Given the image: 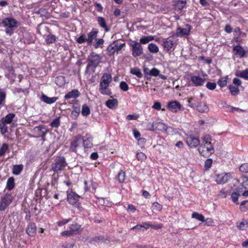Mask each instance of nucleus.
I'll return each instance as SVG.
<instances>
[{"label":"nucleus","mask_w":248,"mask_h":248,"mask_svg":"<svg viewBox=\"0 0 248 248\" xmlns=\"http://www.w3.org/2000/svg\"><path fill=\"white\" fill-rule=\"evenodd\" d=\"M18 21L13 17L5 18L0 23L1 26L5 27V33L9 36L13 34L15 29L18 26Z\"/></svg>","instance_id":"f257e3e1"},{"label":"nucleus","mask_w":248,"mask_h":248,"mask_svg":"<svg viewBox=\"0 0 248 248\" xmlns=\"http://www.w3.org/2000/svg\"><path fill=\"white\" fill-rule=\"evenodd\" d=\"M112 80L111 76L108 73H105L101 78L100 83V92L103 94L110 95L111 94L110 89H108V87L109 84Z\"/></svg>","instance_id":"f03ea898"},{"label":"nucleus","mask_w":248,"mask_h":248,"mask_svg":"<svg viewBox=\"0 0 248 248\" xmlns=\"http://www.w3.org/2000/svg\"><path fill=\"white\" fill-rule=\"evenodd\" d=\"M67 165L65 159L63 156H58L51 165V169L56 173L61 172Z\"/></svg>","instance_id":"7ed1b4c3"},{"label":"nucleus","mask_w":248,"mask_h":248,"mask_svg":"<svg viewBox=\"0 0 248 248\" xmlns=\"http://www.w3.org/2000/svg\"><path fill=\"white\" fill-rule=\"evenodd\" d=\"M13 199L14 196L11 193H6L1 197L0 201V211H5L11 203Z\"/></svg>","instance_id":"20e7f679"},{"label":"nucleus","mask_w":248,"mask_h":248,"mask_svg":"<svg viewBox=\"0 0 248 248\" xmlns=\"http://www.w3.org/2000/svg\"><path fill=\"white\" fill-rule=\"evenodd\" d=\"M129 45L131 47L132 54L133 57L140 56L142 54L143 48L140 43L136 41H131Z\"/></svg>","instance_id":"39448f33"},{"label":"nucleus","mask_w":248,"mask_h":248,"mask_svg":"<svg viewBox=\"0 0 248 248\" xmlns=\"http://www.w3.org/2000/svg\"><path fill=\"white\" fill-rule=\"evenodd\" d=\"M125 45V43L119 45L117 41H115L113 44H110L108 46L107 51L110 56L112 55L115 51L118 52L120 51Z\"/></svg>","instance_id":"423d86ee"},{"label":"nucleus","mask_w":248,"mask_h":248,"mask_svg":"<svg viewBox=\"0 0 248 248\" xmlns=\"http://www.w3.org/2000/svg\"><path fill=\"white\" fill-rule=\"evenodd\" d=\"M83 143V139L80 137H75L71 142L70 150L76 152L77 148L81 146Z\"/></svg>","instance_id":"0eeeda50"},{"label":"nucleus","mask_w":248,"mask_h":248,"mask_svg":"<svg viewBox=\"0 0 248 248\" xmlns=\"http://www.w3.org/2000/svg\"><path fill=\"white\" fill-rule=\"evenodd\" d=\"M186 141L191 148L196 147L200 144L199 139L191 135L186 138Z\"/></svg>","instance_id":"6e6552de"},{"label":"nucleus","mask_w":248,"mask_h":248,"mask_svg":"<svg viewBox=\"0 0 248 248\" xmlns=\"http://www.w3.org/2000/svg\"><path fill=\"white\" fill-rule=\"evenodd\" d=\"M168 108L172 112H177L182 108V105L177 101L169 102L167 105Z\"/></svg>","instance_id":"1a4fd4ad"},{"label":"nucleus","mask_w":248,"mask_h":248,"mask_svg":"<svg viewBox=\"0 0 248 248\" xmlns=\"http://www.w3.org/2000/svg\"><path fill=\"white\" fill-rule=\"evenodd\" d=\"M231 178V174L230 173H222L217 176L216 181L218 184H224Z\"/></svg>","instance_id":"9d476101"},{"label":"nucleus","mask_w":248,"mask_h":248,"mask_svg":"<svg viewBox=\"0 0 248 248\" xmlns=\"http://www.w3.org/2000/svg\"><path fill=\"white\" fill-rule=\"evenodd\" d=\"M195 108L200 113H207L209 110L208 106L201 101H197Z\"/></svg>","instance_id":"9b49d317"},{"label":"nucleus","mask_w":248,"mask_h":248,"mask_svg":"<svg viewBox=\"0 0 248 248\" xmlns=\"http://www.w3.org/2000/svg\"><path fill=\"white\" fill-rule=\"evenodd\" d=\"M79 196L75 192L72 191H67V201L70 204H74L77 202Z\"/></svg>","instance_id":"f8f14e48"},{"label":"nucleus","mask_w":248,"mask_h":248,"mask_svg":"<svg viewBox=\"0 0 248 248\" xmlns=\"http://www.w3.org/2000/svg\"><path fill=\"white\" fill-rule=\"evenodd\" d=\"M191 29V26L188 24L186 25L185 28L178 27L176 32L177 36H183L189 35Z\"/></svg>","instance_id":"ddd939ff"},{"label":"nucleus","mask_w":248,"mask_h":248,"mask_svg":"<svg viewBox=\"0 0 248 248\" xmlns=\"http://www.w3.org/2000/svg\"><path fill=\"white\" fill-rule=\"evenodd\" d=\"M233 52H234V54L239 57L240 58H243L246 54V51L240 45H237L233 47Z\"/></svg>","instance_id":"4468645a"},{"label":"nucleus","mask_w":248,"mask_h":248,"mask_svg":"<svg viewBox=\"0 0 248 248\" xmlns=\"http://www.w3.org/2000/svg\"><path fill=\"white\" fill-rule=\"evenodd\" d=\"M191 80L196 86H200L204 84L205 78H202L197 76H193L191 77Z\"/></svg>","instance_id":"2eb2a0df"},{"label":"nucleus","mask_w":248,"mask_h":248,"mask_svg":"<svg viewBox=\"0 0 248 248\" xmlns=\"http://www.w3.org/2000/svg\"><path fill=\"white\" fill-rule=\"evenodd\" d=\"M26 232L31 236H34L36 233V227L34 223H30L27 227Z\"/></svg>","instance_id":"dca6fc26"},{"label":"nucleus","mask_w":248,"mask_h":248,"mask_svg":"<svg viewBox=\"0 0 248 248\" xmlns=\"http://www.w3.org/2000/svg\"><path fill=\"white\" fill-rule=\"evenodd\" d=\"M93 139L92 138H87L85 139H83V143L85 151H88L90 149H91L93 147Z\"/></svg>","instance_id":"f3484780"},{"label":"nucleus","mask_w":248,"mask_h":248,"mask_svg":"<svg viewBox=\"0 0 248 248\" xmlns=\"http://www.w3.org/2000/svg\"><path fill=\"white\" fill-rule=\"evenodd\" d=\"M239 170L241 172L245 173L243 175V178L246 179L245 181H248V163L242 164L239 167Z\"/></svg>","instance_id":"a211bd4d"},{"label":"nucleus","mask_w":248,"mask_h":248,"mask_svg":"<svg viewBox=\"0 0 248 248\" xmlns=\"http://www.w3.org/2000/svg\"><path fill=\"white\" fill-rule=\"evenodd\" d=\"M80 95V93L78 90H73L71 92L67 93L65 96L64 98L66 99H68L70 98H76L78 97Z\"/></svg>","instance_id":"6ab92c4d"},{"label":"nucleus","mask_w":248,"mask_h":248,"mask_svg":"<svg viewBox=\"0 0 248 248\" xmlns=\"http://www.w3.org/2000/svg\"><path fill=\"white\" fill-rule=\"evenodd\" d=\"M41 99L42 101H43V102H45L46 104H51L55 102L57 100L58 97H49L46 95V94H43L41 97Z\"/></svg>","instance_id":"aec40b11"},{"label":"nucleus","mask_w":248,"mask_h":248,"mask_svg":"<svg viewBox=\"0 0 248 248\" xmlns=\"http://www.w3.org/2000/svg\"><path fill=\"white\" fill-rule=\"evenodd\" d=\"M173 41L169 38L163 39V46L166 50H170L173 47Z\"/></svg>","instance_id":"412c9836"},{"label":"nucleus","mask_w":248,"mask_h":248,"mask_svg":"<svg viewBox=\"0 0 248 248\" xmlns=\"http://www.w3.org/2000/svg\"><path fill=\"white\" fill-rule=\"evenodd\" d=\"M118 105V100L115 98L108 99L106 102V105L110 109L115 108Z\"/></svg>","instance_id":"4be33fe9"},{"label":"nucleus","mask_w":248,"mask_h":248,"mask_svg":"<svg viewBox=\"0 0 248 248\" xmlns=\"http://www.w3.org/2000/svg\"><path fill=\"white\" fill-rule=\"evenodd\" d=\"M70 229L72 231V232L74 234H77L79 233L82 231V229L81 228V225L75 223L72 224L70 227Z\"/></svg>","instance_id":"5701e85b"},{"label":"nucleus","mask_w":248,"mask_h":248,"mask_svg":"<svg viewBox=\"0 0 248 248\" xmlns=\"http://www.w3.org/2000/svg\"><path fill=\"white\" fill-rule=\"evenodd\" d=\"M93 39V31H91L89 33L88 39L84 38V37L83 36H81L77 39V41L79 44L83 43L85 42L86 41H87L89 43H91L92 42Z\"/></svg>","instance_id":"b1692460"},{"label":"nucleus","mask_w":248,"mask_h":248,"mask_svg":"<svg viewBox=\"0 0 248 248\" xmlns=\"http://www.w3.org/2000/svg\"><path fill=\"white\" fill-rule=\"evenodd\" d=\"M236 226L241 230H246L248 229V220L242 219L240 222L236 223Z\"/></svg>","instance_id":"393cba45"},{"label":"nucleus","mask_w":248,"mask_h":248,"mask_svg":"<svg viewBox=\"0 0 248 248\" xmlns=\"http://www.w3.org/2000/svg\"><path fill=\"white\" fill-rule=\"evenodd\" d=\"M240 189L241 188H236V191L233 192L231 195V199L233 202L236 204H238V197L240 196Z\"/></svg>","instance_id":"a878e982"},{"label":"nucleus","mask_w":248,"mask_h":248,"mask_svg":"<svg viewBox=\"0 0 248 248\" xmlns=\"http://www.w3.org/2000/svg\"><path fill=\"white\" fill-rule=\"evenodd\" d=\"M15 186V179L13 177H11L7 181L6 188L9 190H11L14 188Z\"/></svg>","instance_id":"bb28decb"},{"label":"nucleus","mask_w":248,"mask_h":248,"mask_svg":"<svg viewBox=\"0 0 248 248\" xmlns=\"http://www.w3.org/2000/svg\"><path fill=\"white\" fill-rule=\"evenodd\" d=\"M97 21L100 26H101L103 28H104L106 31H109V29L108 28L107 26L106 21L104 18L102 17H98Z\"/></svg>","instance_id":"cd10ccee"},{"label":"nucleus","mask_w":248,"mask_h":248,"mask_svg":"<svg viewBox=\"0 0 248 248\" xmlns=\"http://www.w3.org/2000/svg\"><path fill=\"white\" fill-rule=\"evenodd\" d=\"M205 145V144H202L200 145L198 151L199 153L202 156H208L210 155L206 150Z\"/></svg>","instance_id":"c85d7f7f"},{"label":"nucleus","mask_w":248,"mask_h":248,"mask_svg":"<svg viewBox=\"0 0 248 248\" xmlns=\"http://www.w3.org/2000/svg\"><path fill=\"white\" fill-rule=\"evenodd\" d=\"M235 76L241 78H243L246 79H248V69H246L245 70L241 72H237L235 73Z\"/></svg>","instance_id":"c756f323"},{"label":"nucleus","mask_w":248,"mask_h":248,"mask_svg":"<svg viewBox=\"0 0 248 248\" xmlns=\"http://www.w3.org/2000/svg\"><path fill=\"white\" fill-rule=\"evenodd\" d=\"M15 117V114L14 113H9L7 114L4 118L2 119L3 122L5 124H10L13 121V118Z\"/></svg>","instance_id":"7c9ffc66"},{"label":"nucleus","mask_w":248,"mask_h":248,"mask_svg":"<svg viewBox=\"0 0 248 248\" xmlns=\"http://www.w3.org/2000/svg\"><path fill=\"white\" fill-rule=\"evenodd\" d=\"M23 169V165L22 164L19 165H14L13 166L12 172L15 175H18L20 174L21 171Z\"/></svg>","instance_id":"2f4dec72"},{"label":"nucleus","mask_w":248,"mask_h":248,"mask_svg":"<svg viewBox=\"0 0 248 248\" xmlns=\"http://www.w3.org/2000/svg\"><path fill=\"white\" fill-rule=\"evenodd\" d=\"M148 49L150 52L153 53H156L159 51L158 47L154 43L150 44L148 45Z\"/></svg>","instance_id":"473e14b6"},{"label":"nucleus","mask_w":248,"mask_h":248,"mask_svg":"<svg viewBox=\"0 0 248 248\" xmlns=\"http://www.w3.org/2000/svg\"><path fill=\"white\" fill-rule=\"evenodd\" d=\"M155 125L156 126V130L167 131L168 128H171L162 123H155Z\"/></svg>","instance_id":"72a5a7b5"},{"label":"nucleus","mask_w":248,"mask_h":248,"mask_svg":"<svg viewBox=\"0 0 248 248\" xmlns=\"http://www.w3.org/2000/svg\"><path fill=\"white\" fill-rule=\"evenodd\" d=\"M186 4V1L185 0H178L175 4V8L181 10L185 7Z\"/></svg>","instance_id":"f704fd0d"},{"label":"nucleus","mask_w":248,"mask_h":248,"mask_svg":"<svg viewBox=\"0 0 248 248\" xmlns=\"http://www.w3.org/2000/svg\"><path fill=\"white\" fill-rule=\"evenodd\" d=\"M6 92L2 89H0V105H3L5 103L6 98Z\"/></svg>","instance_id":"c9c22d12"},{"label":"nucleus","mask_w":248,"mask_h":248,"mask_svg":"<svg viewBox=\"0 0 248 248\" xmlns=\"http://www.w3.org/2000/svg\"><path fill=\"white\" fill-rule=\"evenodd\" d=\"M130 73L133 75L137 76L139 78H141L142 77V74L140 70L137 68H131L130 69Z\"/></svg>","instance_id":"e433bc0d"},{"label":"nucleus","mask_w":248,"mask_h":248,"mask_svg":"<svg viewBox=\"0 0 248 248\" xmlns=\"http://www.w3.org/2000/svg\"><path fill=\"white\" fill-rule=\"evenodd\" d=\"M231 94L232 95H236L239 93V90L238 87H234L232 85H229L228 87Z\"/></svg>","instance_id":"4c0bfd02"},{"label":"nucleus","mask_w":248,"mask_h":248,"mask_svg":"<svg viewBox=\"0 0 248 248\" xmlns=\"http://www.w3.org/2000/svg\"><path fill=\"white\" fill-rule=\"evenodd\" d=\"M82 114L83 116H88L90 113V109L87 104H84L82 107Z\"/></svg>","instance_id":"58836bf2"},{"label":"nucleus","mask_w":248,"mask_h":248,"mask_svg":"<svg viewBox=\"0 0 248 248\" xmlns=\"http://www.w3.org/2000/svg\"><path fill=\"white\" fill-rule=\"evenodd\" d=\"M56 37L53 34L48 35L46 38V42L47 44H52L55 42Z\"/></svg>","instance_id":"ea45409f"},{"label":"nucleus","mask_w":248,"mask_h":248,"mask_svg":"<svg viewBox=\"0 0 248 248\" xmlns=\"http://www.w3.org/2000/svg\"><path fill=\"white\" fill-rule=\"evenodd\" d=\"M118 180L120 183H123L124 182L125 177V171L121 170L118 174Z\"/></svg>","instance_id":"a19ab883"},{"label":"nucleus","mask_w":248,"mask_h":248,"mask_svg":"<svg viewBox=\"0 0 248 248\" xmlns=\"http://www.w3.org/2000/svg\"><path fill=\"white\" fill-rule=\"evenodd\" d=\"M95 44H94V47L95 48L102 47L104 41L103 39L96 38L95 39Z\"/></svg>","instance_id":"79ce46f5"},{"label":"nucleus","mask_w":248,"mask_h":248,"mask_svg":"<svg viewBox=\"0 0 248 248\" xmlns=\"http://www.w3.org/2000/svg\"><path fill=\"white\" fill-rule=\"evenodd\" d=\"M192 217L196 218L197 220L201 221H204V217L202 214H200L197 212H194L192 214Z\"/></svg>","instance_id":"37998d69"},{"label":"nucleus","mask_w":248,"mask_h":248,"mask_svg":"<svg viewBox=\"0 0 248 248\" xmlns=\"http://www.w3.org/2000/svg\"><path fill=\"white\" fill-rule=\"evenodd\" d=\"M240 209L242 212H245L248 209V201H244L240 205Z\"/></svg>","instance_id":"c03bdc74"},{"label":"nucleus","mask_w":248,"mask_h":248,"mask_svg":"<svg viewBox=\"0 0 248 248\" xmlns=\"http://www.w3.org/2000/svg\"><path fill=\"white\" fill-rule=\"evenodd\" d=\"M8 145L7 143L2 144L1 148H0V156H2L4 155L5 152L8 149Z\"/></svg>","instance_id":"a18cd8bd"},{"label":"nucleus","mask_w":248,"mask_h":248,"mask_svg":"<svg viewBox=\"0 0 248 248\" xmlns=\"http://www.w3.org/2000/svg\"><path fill=\"white\" fill-rule=\"evenodd\" d=\"M0 129L1 130V133L3 135H4L5 133L8 132V127L5 124V123L2 122L0 124Z\"/></svg>","instance_id":"49530a36"},{"label":"nucleus","mask_w":248,"mask_h":248,"mask_svg":"<svg viewBox=\"0 0 248 248\" xmlns=\"http://www.w3.org/2000/svg\"><path fill=\"white\" fill-rule=\"evenodd\" d=\"M35 130L36 131L38 132L39 133H46L47 132V129L43 125L38 126L35 128Z\"/></svg>","instance_id":"de8ad7c7"},{"label":"nucleus","mask_w":248,"mask_h":248,"mask_svg":"<svg viewBox=\"0 0 248 248\" xmlns=\"http://www.w3.org/2000/svg\"><path fill=\"white\" fill-rule=\"evenodd\" d=\"M205 148L209 155L214 153V149L211 142L206 143Z\"/></svg>","instance_id":"09e8293b"},{"label":"nucleus","mask_w":248,"mask_h":248,"mask_svg":"<svg viewBox=\"0 0 248 248\" xmlns=\"http://www.w3.org/2000/svg\"><path fill=\"white\" fill-rule=\"evenodd\" d=\"M60 124V117L57 118L53 120L50 124L52 127H58Z\"/></svg>","instance_id":"8fccbe9b"},{"label":"nucleus","mask_w":248,"mask_h":248,"mask_svg":"<svg viewBox=\"0 0 248 248\" xmlns=\"http://www.w3.org/2000/svg\"><path fill=\"white\" fill-rule=\"evenodd\" d=\"M162 205L158 203V202H154L152 206V209L153 210L155 211H159L162 209Z\"/></svg>","instance_id":"3c124183"},{"label":"nucleus","mask_w":248,"mask_h":248,"mask_svg":"<svg viewBox=\"0 0 248 248\" xmlns=\"http://www.w3.org/2000/svg\"><path fill=\"white\" fill-rule=\"evenodd\" d=\"M159 73L160 71L159 70L155 68H153L150 71L149 75L154 77H156L159 75Z\"/></svg>","instance_id":"603ef678"},{"label":"nucleus","mask_w":248,"mask_h":248,"mask_svg":"<svg viewBox=\"0 0 248 248\" xmlns=\"http://www.w3.org/2000/svg\"><path fill=\"white\" fill-rule=\"evenodd\" d=\"M120 88L124 91H127L129 89L128 84L125 81H122L120 82Z\"/></svg>","instance_id":"864d4df0"},{"label":"nucleus","mask_w":248,"mask_h":248,"mask_svg":"<svg viewBox=\"0 0 248 248\" xmlns=\"http://www.w3.org/2000/svg\"><path fill=\"white\" fill-rule=\"evenodd\" d=\"M101 60V57L99 55H94V69L99 64Z\"/></svg>","instance_id":"5fc2aeb1"},{"label":"nucleus","mask_w":248,"mask_h":248,"mask_svg":"<svg viewBox=\"0 0 248 248\" xmlns=\"http://www.w3.org/2000/svg\"><path fill=\"white\" fill-rule=\"evenodd\" d=\"M92 71H93V61L90 60L86 68L87 74H88V73H91Z\"/></svg>","instance_id":"6e6d98bb"},{"label":"nucleus","mask_w":248,"mask_h":248,"mask_svg":"<svg viewBox=\"0 0 248 248\" xmlns=\"http://www.w3.org/2000/svg\"><path fill=\"white\" fill-rule=\"evenodd\" d=\"M187 101L188 103V106L191 108H195V107L196 106V104L197 101L193 100V99L192 97H190L188 99Z\"/></svg>","instance_id":"4d7b16f0"},{"label":"nucleus","mask_w":248,"mask_h":248,"mask_svg":"<svg viewBox=\"0 0 248 248\" xmlns=\"http://www.w3.org/2000/svg\"><path fill=\"white\" fill-rule=\"evenodd\" d=\"M217 86L216 83L215 82H208L206 83V87L210 90H214Z\"/></svg>","instance_id":"13d9d810"},{"label":"nucleus","mask_w":248,"mask_h":248,"mask_svg":"<svg viewBox=\"0 0 248 248\" xmlns=\"http://www.w3.org/2000/svg\"><path fill=\"white\" fill-rule=\"evenodd\" d=\"M161 103L160 102H159L156 101V102H155L154 103V104L153 105L152 107H153V108H155V109L156 110H159L161 109ZM162 110L165 111V108H162Z\"/></svg>","instance_id":"bf43d9fd"},{"label":"nucleus","mask_w":248,"mask_h":248,"mask_svg":"<svg viewBox=\"0 0 248 248\" xmlns=\"http://www.w3.org/2000/svg\"><path fill=\"white\" fill-rule=\"evenodd\" d=\"M64 79V77L63 76H59L57 78V80L56 81V82L57 85H58L59 86H61L62 85Z\"/></svg>","instance_id":"052dcab7"},{"label":"nucleus","mask_w":248,"mask_h":248,"mask_svg":"<svg viewBox=\"0 0 248 248\" xmlns=\"http://www.w3.org/2000/svg\"><path fill=\"white\" fill-rule=\"evenodd\" d=\"M137 157L139 160L143 161L146 159V156L144 153L140 152L137 153Z\"/></svg>","instance_id":"680f3d73"},{"label":"nucleus","mask_w":248,"mask_h":248,"mask_svg":"<svg viewBox=\"0 0 248 248\" xmlns=\"http://www.w3.org/2000/svg\"><path fill=\"white\" fill-rule=\"evenodd\" d=\"M213 160L211 158L207 159L204 164V167L206 169H209L211 168V165L212 164Z\"/></svg>","instance_id":"e2e57ef3"},{"label":"nucleus","mask_w":248,"mask_h":248,"mask_svg":"<svg viewBox=\"0 0 248 248\" xmlns=\"http://www.w3.org/2000/svg\"><path fill=\"white\" fill-rule=\"evenodd\" d=\"M38 14H40L42 16H46L47 12L45 8H41L36 12Z\"/></svg>","instance_id":"0e129e2a"},{"label":"nucleus","mask_w":248,"mask_h":248,"mask_svg":"<svg viewBox=\"0 0 248 248\" xmlns=\"http://www.w3.org/2000/svg\"><path fill=\"white\" fill-rule=\"evenodd\" d=\"M79 111H80V109L79 108H78V110H73L72 111V112H71V116L73 119L77 118L78 117V115H79Z\"/></svg>","instance_id":"69168bd1"},{"label":"nucleus","mask_w":248,"mask_h":248,"mask_svg":"<svg viewBox=\"0 0 248 248\" xmlns=\"http://www.w3.org/2000/svg\"><path fill=\"white\" fill-rule=\"evenodd\" d=\"M217 84L220 87H224L227 85V81L226 79L221 78L218 81Z\"/></svg>","instance_id":"338daca9"},{"label":"nucleus","mask_w":248,"mask_h":248,"mask_svg":"<svg viewBox=\"0 0 248 248\" xmlns=\"http://www.w3.org/2000/svg\"><path fill=\"white\" fill-rule=\"evenodd\" d=\"M211 140L210 136L209 135H206L202 138V141L203 144L208 143L211 142L210 140Z\"/></svg>","instance_id":"774afa93"}]
</instances>
